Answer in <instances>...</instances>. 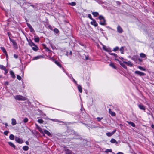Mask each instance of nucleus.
Wrapping results in <instances>:
<instances>
[{"mask_svg":"<svg viewBox=\"0 0 154 154\" xmlns=\"http://www.w3.org/2000/svg\"><path fill=\"white\" fill-rule=\"evenodd\" d=\"M14 98L18 100L24 101L26 100V98L20 95H17L14 96Z\"/></svg>","mask_w":154,"mask_h":154,"instance_id":"1","label":"nucleus"},{"mask_svg":"<svg viewBox=\"0 0 154 154\" xmlns=\"http://www.w3.org/2000/svg\"><path fill=\"white\" fill-rule=\"evenodd\" d=\"M99 19L100 20V24L101 25H106V20L103 16L101 15L99 17Z\"/></svg>","mask_w":154,"mask_h":154,"instance_id":"2","label":"nucleus"},{"mask_svg":"<svg viewBox=\"0 0 154 154\" xmlns=\"http://www.w3.org/2000/svg\"><path fill=\"white\" fill-rule=\"evenodd\" d=\"M29 44L31 47H32V49L34 51H36L38 50V47L32 42H29Z\"/></svg>","mask_w":154,"mask_h":154,"instance_id":"3","label":"nucleus"},{"mask_svg":"<svg viewBox=\"0 0 154 154\" xmlns=\"http://www.w3.org/2000/svg\"><path fill=\"white\" fill-rule=\"evenodd\" d=\"M0 69L5 71V74H6L8 72V70L6 69L5 66L2 65H0Z\"/></svg>","mask_w":154,"mask_h":154,"instance_id":"4","label":"nucleus"},{"mask_svg":"<svg viewBox=\"0 0 154 154\" xmlns=\"http://www.w3.org/2000/svg\"><path fill=\"white\" fill-rule=\"evenodd\" d=\"M10 41L11 42H12L13 45L14 47L16 48H17V43L14 40L11 39V38H10Z\"/></svg>","mask_w":154,"mask_h":154,"instance_id":"5","label":"nucleus"},{"mask_svg":"<svg viewBox=\"0 0 154 154\" xmlns=\"http://www.w3.org/2000/svg\"><path fill=\"white\" fill-rule=\"evenodd\" d=\"M117 29V31L118 33H121L123 32V29L119 25L118 26Z\"/></svg>","mask_w":154,"mask_h":154,"instance_id":"6","label":"nucleus"},{"mask_svg":"<svg viewBox=\"0 0 154 154\" xmlns=\"http://www.w3.org/2000/svg\"><path fill=\"white\" fill-rule=\"evenodd\" d=\"M135 74H137L140 76L145 75V74L143 72H140L138 71H136L134 72Z\"/></svg>","mask_w":154,"mask_h":154,"instance_id":"7","label":"nucleus"},{"mask_svg":"<svg viewBox=\"0 0 154 154\" xmlns=\"http://www.w3.org/2000/svg\"><path fill=\"white\" fill-rule=\"evenodd\" d=\"M15 141L19 143H22L23 142V140L19 138L16 137L15 138Z\"/></svg>","mask_w":154,"mask_h":154,"instance_id":"8","label":"nucleus"},{"mask_svg":"<svg viewBox=\"0 0 154 154\" xmlns=\"http://www.w3.org/2000/svg\"><path fill=\"white\" fill-rule=\"evenodd\" d=\"M65 151L66 154H74L71 150L68 149H65Z\"/></svg>","mask_w":154,"mask_h":154,"instance_id":"9","label":"nucleus"},{"mask_svg":"<svg viewBox=\"0 0 154 154\" xmlns=\"http://www.w3.org/2000/svg\"><path fill=\"white\" fill-rule=\"evenodd\" d=\"M123 62L124 63L126 64L128 66L131 67L132 66V64L131 63V62L130 61H128V62H125V61H123Z\"/></svg>","mask_w":154,"mask_h":154,"instance_id":"10","label":"nucleus"},{"mask_svg":"<svg viewBox=\"0 0 154 154\" xmlns=\"http://www.w3.org/2000/svg\"><path fill=\"white\" fill-rule=\"evenodd\" d=\"M17 124L16 120L14 118L11 119V124L13 125H14Z\"/></svg>","mask_w":154,"mask_h":154,"instance_id":"11","label":"nucleus"},{"mask_svg":"<svg viewBox=\"0 0 154 154\" xmlns=\"http://www.w3.org/2000/svg\"><path fill=\"white\" fill-rule=\"evenodd\" d=\"M0 48L2 50V51L5 54L6 56L7 57L8 56V55L6 51V50L5 48L3 47H0Z\"/></svg>","mask_w":154,"mask_h":154,"instance_id":"12","label":"nucleus"},{"mask_svg":"<svg viewBox=\"0 0 154 154\" xmlns=\"http://www.w3.org/2000/svg\"><path fill=\"white\" fill-rule=\"evenodd\" d=\"M109 113L112 116H116V114L115 112H112L111 109H109Z\"/></svg>","mask_w":154,"mask_h":154,"instance_id":"13","label":"nucleus"},{"mask_svg":"<svg viewBox=\"0 0 154 154\" xmlns=\"http://www.w3.org/2000/svg\"><path fill=\"white\" fill-rule=\"evenodd\" d=\"M10 74L11 75L12 78H15V75L14 72H13L11 70L10 71Z\"/></svg>","mask_w":154,"mask_h":154,"instance_id":"14","label":"nucleus"},{"mask_svg":"<svg viewBox=\"0 0 154 154\" xmlns=\"http://www.w3.org/2000/svg\"><path fill=\"white\" fill-rule=\"evenodd\" d=\"M110 141L111 143H116V144H117L118 143V142L114 139H112Z\"/></svg>","mask_w":154,"mask_h":154,"instance_id":"15","label":"nucleus"},{"mask_svg":"<svg viewBox=\"0 0 154 154\" xmlns=\"http://www.w3.org/2000/svg\"><path fill=\"white\" fill-rule=\"evenodd\" d=\"M44 133H45L48 136H50L51 135V134L50 133V132L47 130H44Z\"/></svg>","mask_w":154,"mask_h":154,"instance_id":"16","label":"nucleus"},{"mask_svg":"<svg viewBox=\"0 0 154 154\" xmlns=\"http://www.w3.org/2000/svg\"><path fill=\"white\" fill-rule=\"evenodd\" d=\"M127 122H128V123L129 124L131 125V126H132V127H135V124L133 122H129V121H127Z\"/></svg>","mask_w":154,"mask_h":154,"instance_id":"17","label":"nucleus"},{"mask_svg":"<svg viewBox=\"0 0 154 154\" xmlns=\"http://www.w3.org/2000/svg\"><path fill=\"white\" fill-rule=\"evenodd\" d=\"M138 107L140 109L143 110H145V108L144 106L142 105H139L138 106Z\"/></svg>","mask_w":154,"mask_h":154,"instance_id":"18","label":"nucleus"},{"mask_svg":"<svg viewBox=\"0 0 154 154\" xmlns=\"http://www.w3.org/2000/svg\"><path fill=\"white\" fill-rule=\"evenodd\" d=\"M78 89L79 92H80V93H81L82 92V87L80 85H79L78 86Z\"/></svg>","mask_w":154,"mask_h":154,"instance_id":"19","label":"nucleus"},{"mask_svg":"<svg viewBox=\"0 0 154 154\" xmlns=\"http://www.w3.org/2000/svg\"><path fill=\"white\" fill-rule=\"evenodd\" d=\"M8 143L11 146L14 148H15V145L12 143L11 142H8Z\"/></svg>","mask_w":154,"mask_h":154,"instance_id":"20","label":"nucleus"},{"mask_svg":"<svg viewBox=\"0 0 154 154\" xmlns=\"http://www.w3.org/2000/svg\"><path fill=\"white\" fill-rule=\"evenodd\" d=\"M103 48L104 50L107 51H108L109 50V49L108 48L104 45H103Z\"/></svg>","mask_w":154,"mask_h":154,"instance_id":"21","label":"nucleus"},{"mask_svg":"<svg viewBox=\"0 0 154 154\" xmlns=\"http://www.w3.org/2000/svg\"><path fill=\"white\" fill-rule=\"evenodd\" d=\"M119 63L120 65L122 66V67H123L125 69L127 68L126 66L124 63H121V62H119Z\"/></svg>","mask_w":154,"mask_h":154,"instance_id":"22","label":"nucleus"},{"mask_svg":"<svg viewBox=\"0 0 154 154\" xmlns=\"http://www.w3.org/2000/svg\"><path fill=\"white\" fill-rule=\"evenodd\" d=\"M140 57L142 58H145L146 57V55L143 53H141L140 54Z\"/></svg>","mask_w":154,"mask_h":154,"instance_id":"23","label":"nucleus"},{"mask_svg":"<svg viewBox=\"0 0 154 154\" xmlns=\"http://www.w3.org/2000/svg\"><path fill=\"white\" fill-rule=\"evenodd\" d=\"M59 67L61 68L62 67L61 65V64L58 61H55L54 62Z\"/></svg>","mask_w":154,"mask_h":154,"instance_id":"24","label":"nucleus"},{"mask_svg":"<svg viewBox=\"0 0 154 154\" xmlns=\"http://www.w3.org/2000/svg\"><path fill=\"white\" fill-rule=\"evenodd\" d=\"M109 65L110 66H111L113 68H114L115 69L116 68V66L114 65V63H110V64H109Z\"/></svg>","mask_w":154,"mask_h":154,"instance_id":"25","label":"nucleus"},{"mask_svg":"<svg viewBox=\"0 0 154 154\" xmlns=\"http://www.w3.org/2000/svg\"><path fill=\"white\" fill-rule=\"evenodd\" d=\"M9 138L11 140H14V136L12 134H11L9 136Z\"/></svg>","mask_w":154,"mask_h":154,"instance_id":"26","label":"nucleus"},{"mask_svg":"<svg viewBox=\"0 0 154 154\" xmlns=\"http://www.w3.org/2000/svg\"><path fill=\"white\" fill-rule=\"evenodd\" d=\"M23 149L24 150L27 151L29 149V147L27 146H25L23 148Z\"/></svg>","mask_w":154,"mask_h":154,"instance_id":"27","label":"nucleus"},{"mask_svg":"<svg viewBox=\"0 0 154 154\" xmlns=\"http://www.w3.org/2000/svg\"><path fill=\"white\" fill-rule=\"evenodd\" d=\"M92 14L95 17H96L99 15V14L97 12H92Z\"/></svg>","mask_w":154,"mask_h":154,"instance_id":"28","label":"nucleus"},{"mask_svg":"<svg viewBox=\"0 0 154 154\" xmlns=\"http://www.w3.org/2000/svg\"><path fill=\"white\" fill-rule=\"evenodd\" d=\"M69 4L71 6H74L76 5V3L74 2H72L71 3H69Z\"/></svg>","mask_w":154,"mask_h":154,"instance_id":"29","label":"nucleus"},{"mask_svg":"<svg viewBox=\"0 0 154 154\" xmlns=\"http://www.w3.org/2000/svg\"><path fill=\"white\" fill-rule=\"evenodd\" d=\"M119 50L120 51L121 54H123L124 48L123 47H121L120 49Z\"/></svg>","mask_w":154,"mask_h":154,"instance_id":"30","label":"nucleus"},{"mask_svg":"<svg viewBox=\"0 0 154 154\" xmlns=\"http://www.w3.org/2000/svg\"><path fill=\"white\" fill-rule=\"evenodd\" d=\"M106 135L108 137H110L113 134L112 132H108L106 133Z\"/></svg>","mask_w":154,"mask_h":154,"instance_id":"31","label":"nucleus"},{"mask_svg":"<svg viewBox=\"0 0 154 154\" xmlns=\"http://www.w3.org/2000/svg\"><path fill=\"white\" fill-rule=\"evenodd\" d=\"M34 40L36 42H38L39 41V38L38 37L35 38L34 39Z\"/></svg>","mask_w":154,"mask_h":154,"instance_id":"32","label":"nucleus"},{"mask_svg":"<svg viewBox=\"0 0 154 154\" xmlns=\"http://www.w3.org/2000/svg\"><path fill=\"white\" fill-rule=\"evenodd\" d=\"M28 119L27 118H25L23 119V122L25 123H26L28 122Z\"/></svg>","mask_w":154,"mask_h":154,"instance_id":"33","label":"nucleus"},{"mask_svg":"<svg viewBox=\"0 0 154 154\" xmlns=\"http://www.w3.org/2000/svg\"><path fill=\"white\" fill-rule=\"evenodd\" d=\"M131 59L135 61L137 60V56H134L132 57Z\"/></svg>","mask_w":154,"mask_h":154,"instance_id":"34","label":"nucleus"},{"mask_svg":"<svg viewBox=\"0 0 154 154\" xmlns=\"http://www.w3.org/2000/svg\"><path fill=\"white\" fill-rule=\"evenodd\" d=\"M138 68L139 69H140V70H143V71L145 70V69L144 68H143V67H141V66H138Z\"/></svg>","mask_w":154,"mask_h":154,"instance_id":"35","label":"nucleus"},{"mask_svg":"<svg viewBox=\"0 0 154 154\" xmlns=\"http://www.w3.org/2000/svg\"><path fill=\"white\" fill-rule=\"evenodd\" d=\"M41 57V56H37L34 57L33 60L38 59Z\"/></svg>","mask_w":154,"mask_h":154,"instance_id":"36","label":"nucleus"},{"mask_svg":"<svg viewBox=\"0 0 154 154\" xmlns=\"http://www.w3.org/2000/svg\"><path fill=\"white\" fill-rule=\"evenodd\" d=\"M51 120H52V121H53L55 122H63L62 121H58L57 119H51Z\"/></svg>","mask_w":154,"mask_h":154,"instance_id":"37","label":"nucleus"},{"mask_svg":"<svg viewBox=\"0 0 154 154\" xmlns=\"http://www.w3.org/2000/svg\"><path fill=\"white\" fill-rule=\"evenodd\" d=\"M38 121L40 123H42L43 122V121L41 119L38 120Z\"/></svg>","mask_w":154,"mask_h":154,"instance_id":"38","label":"nucleus"},{"mask_svg":"<svg viewBox=\"0 0 154 154\" xmlns=\"http://www.w3.org/2000/svg\"><path fill=\"white\" fill-rule=\"evenodd\" d=\"M17 79L19 80H20L21 79V77L19 75H17Z\"/></svg>","mask_w":154,"mask_h":154,"instance_id":"39","label":"nucleus"},{"mask_svg":"<svg viewBox=\"0 0 154 154\" xmlns=\"http://www.w3.org/2000/svg\"><path fill=\"white\" fill-rule=\"evenodd\" d=\"M27 23V26L29 28V29H30V28H31L32 29V26L30 24H29L27 23Z\"/></svg>","mask_w":154,"mask_h":154,"instance_id":"40","label":"nucleus"},{"mask_svg":"<svg viewBox=\"0 0 154 154\" xmlns=\"http://www.w3.org/2000/svg\"><path fill=\"white\" fill-rule=\"evenodd\" d=\"M54 31L56 33H57L59 32L58 30L56 28H55L54 29Z\"/></svg>","mask_w":154,"mask_h":154,"instance_id":"41","label":"nucleus"},{"mask_svg":"<svg viewBox=\"0 0 154 154\" xmlns=\"http://www.w3.org/2000/svg\"><path fill=\"white\" fill-rule=\"evenodd\" d=\"M112 152V150L111 149H107L105 151V152L108 153L109 152Z\"/></svg>","mask_w":154,"mask_h":154,"instance_id":"42","label":"nucleus"},{"mask_svg":"<svg viewBox=\"0 0 154 154\" xmlns=\"http://www.w3.org/2000/svg\"><path fill=\"white\" fill-rule=\"evenodd\" d=\"M119 49V48L118 47H116L115 48H114L113 49V51H116L117 50Z\"/></svg>","mask_w":154,"mask_h":154,"instance_id":"43","label":"nucleus"},{"mask_svg":"<svg viewBox=\"0 0 154 154\" xmlns=\"http://www.w3.org/2000/svg\"><path fill=\"white\" fill-rule=\"evenodd\" d=\"M110 55H113L114 56L116 57L117 56V54H115V53H110Z\"/></svg>","mask_w":154,"mask_h":154,"instance_id":"44","label":"nucleus"},{"mask_svg":"<svg viewBox=\"0 0 154 154\" xmlns=\"http://www.w3.org/2000/svg\"><path fill=\"white\" fill-rule=\"evenodd\" d=\"M88 17L91 19L93 20V19L92 18L91 15L90 14H88Z\"/></svg>","mask_w":154,"mask_h":154,"instance_id":"45","label":"nucleus"},{"mask_svg":"<svg viewBox=\"0 0 154 154\" xmlns=\"http://www.w3.org/2000/svg\"><path fill=\"white\" fill-rule=\"evenodd\" d=\"M38 130H39V131L40 132V133H43V130L41 128H39V129H38Z\"/></svg>","mask_w":154,"mask_h":154,"instance_id":"46","label":"nucleus"},{"mask_svg":"<svg viewBox=\"0 0 154 154\" xmlns=\"http://www.w3.org/2000/svg\"><path fill=\"white\" fill-rule=\"evenodd\" d=\"M8 132L7 131H6L4 132V134L5 135H7L8 134Z\"/></svg>","mask_w":154,"mask_h":154,"instance_id":"47","label":"nucleus"},{"mask_svg":"<svg viewBox=\"0 0 154 154\" xmlns=\"http://www.w3.org/2000/svg\"><path fill=\"white\" fill-rule=\"evenodd\" d=\"M97 119L98 121H100L102 119V118L97 117Z\"/></svg>","mask_w":154,"mask_h":154,"instance_id":"48","label":"nucleus"},{"mask_svg":"<svg viewBox=\"0 0 154 154\" xmlns=\"http://www.w3.org/2000/svg\"><path fill=\"white\" fill-rule=\"evenodd\" d=\"M35 125L36 126V128H37V129H39V128H40V127H39L38 125L37 124H35Z\"/></svg>","mask_w":154,"mask_h":154,"instance_id":"49","label":"nucleus"},{"mask_svg":"<svg viewBox=\"0 0 154 154\" xmlns=\"http://www.w3.org/2000/svg\"><path fill=\"white\" fill-rule=\"evenodd\" d=\"M5 85H8L9 84V82L7 81H6L5 82Z\"/></svg>","mask_w":154,"mask_h":154,"instance_id":"50","label":"nucleus"},{"mask_svg":"<svg viewBox=\"0 0 154 154\" xmlns=\"http://www.w3.org/2000/svg\"><path fill=\"white\" fill-rule=\"evenodd\" d=\"M14 57L15 58H17L18 57V56L16 54H14Z\"/></svg>","mask_w":154,"mask_h":154,"instance_id":"51","label":"nucleus"},{"mask_svg":"<svg viewBox=\"0 0 154 154\" xmlns=\"http://www.w3.org/2000/svg\"><path fill=\"white\" fill-rule=\"evenodd\" d=\"M72 80H73V81L74 82H75V84H76V83H77V82H76V81L75 80V79H74L72 77Z\"/></svg>","mask_w":154,"mask_h":154,"instance_id":"52","label":"nucleus"},{"mask_svg":"<svg viewBox=\"0 0 154 154\" xmlns=\"http://www.w3.org/2000/svg\"><path fill=\"white\" fill-rule=\"evenodd\" d=\"M116 130H114V131H113L112 132V134H114V133H115V132H116Z\"/></svg>","mask_w":154,"mask_h":154,"instance_id":"53","label":"nucleus"},{"mask_svg":"<svg viewBox=\"0 0 154 154\" xmlns=\"http://www.w3.org/2000/svg\"><path fill=\"white\" fill-rule=\"evenodd\" d=\"M30 31L31 32L33 31H34V29L32 27V29L31 28H30Z\"/></svg>","mask_w":154,"mask_h":154,"instance_id":"54","label":"nucleus"},{"mask_svg":"<svg viewBox=\"0 0 154 154\" xmlns=\"http://www.w3.org/2000/svg\"><path fill=\"white\" fill-rule=\"evenodd\" d=\"M151 127L152 128L154 129V125L153 124H152L151 125Z\"/></svg>","mask_w":154,"mask_h":154,"instance_id":"55","label":"nucleus"},{"mask_svg":"<svg viewBox=\"0 0 154 154\" xmlns=\"http://www.w3.org/2000/svg\"><path fill=\"white\" fill-rule=\"evenodd\" d=\"M117 154H123V153L122 152H120L118 153Z\"/></svg>","mask_w":154,"mask_h":154,"instance_id":"56","label":"nucleus"},{"mask_svg":"<svg viewBox=\"0 0 154 154\" xmlns=\"http://www.w3.org/2000/svg\"><path fill=\"white\" fill-rule=\"evenodd\" d=\"M5 126L6 127H7V126H8V124L7 123H6L5 124Z\"/></svg>","mask_w":154,"mask_h":154,"instance_id":"57","label":"nucleus"},{"mask_svg":"<svg viewBox=\"0 0 154 154\" xmlns=\"http://www.w3.org/2000/svg\"><path fill=\"white\" fill-rule=\"evenodd\" d=\"M62 70H63V71L64 72H65V69L63 68L62 67Z\"/></svg>","mask_w":154,"mask_h":154,"instance_id":"58","label":"nucleus"},{"mask_svg":"<svg viewBox=\"0 0 154 154\" xmlns=\"http://www.w3.org/2000/svg\"><path fill=\"white\" fill-rule=\"evenodd\" d=\"M138 60L140 62H141L142 61V60L141 59H139Z\"/></svg>","mask_w":154,"mask_h":154,"instance_id":"59","label":"nucleus"},{"mask_svg":"<svg viewBox=\"0 0 154 154\" xmlns=\"http://www.w3.org/2000/svg\"><path fill=\"white\" fill-rule=\"evenodd\" d=\"M69 54H70V55H72V52L71 51H70V52Z\"/></svg>","mask_w":154,"mask_h":154,"instance_id":"60","label":"nucleus"},{"mask_svg":"<svg viewBox=\"0 0 154 154\" xmlns=\"http://www.w3.org/2000/svg\"><path fill=\"white\" fill-rule=\"evenodd\" d=\"M86 60H88V58L87 57H86Z\"/></svg>","mask_w":154,"mask_h":154,"instance_id":"61","label":"nucleus"},{"mask_svg":"<svg viewBox=\"0 0 154 154\" xmlns=\"http://www.w3.org/2000/svg\"><path fill=\"white\" fill-rule=\"evenodd\" d=\"M2 77V76L0 75V78H1Z\"/></svg>","mask_w":154,"mask_h":154,"instance_id":"62","label":"nucleus"},{"mask_svg":"<svg viewBox=\"0 0 154 154\" xmlns=\"http://www.w3.org/2000/svg\"><path fill=\"white\" fill-rule=\"evenodd\" d=\"M27 142H27H27H26V143H27Z\"/></svg>","mask_w":154,"mask_h":154,"instance_id":"63","label":"nucleus"},{"mask_svg":"<svg viewBox=\"0 0 154 154\" xmlns=\"http://www.w3.org/2000/svg\"><path fill=\"white\" fill-rule=\"evenodd\" d=\"M27 142H27H27H26V143H27Z\"/></svg>","mask_w":154,"mask_h":154,"instance_id":"64","label":"nucleus"}]
</instances>
